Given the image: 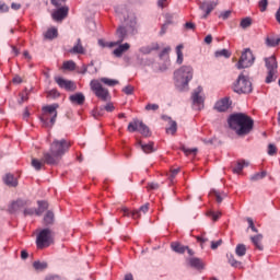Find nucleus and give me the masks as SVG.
<instances>
[{
    "mask_svg": "<svg viewBox=\"0 0 280 280\" xmlns=\"http://www.w3.org/2000/svg\"><path fill=\"white\" fill-rule=\"evenodd\" d=\"M69 148H71V142L69 141L50 142L49 149L43 152V158L40 160L33 158L31 165L36 172L45 170V165H58Z\"/></svg>",
    "mask_w": 280,
    "mask_h": 280,
    "instance_id": "1",
    "label": "nucleus"
},
{
    "mask_svg": "<svg viewBox=\"0 0 280 280\" xmlns=\"http://www.w3.org/2000/svg\"><path fill=\"white\" fill-rule=\"evenodd\" d=\"M228 124L237 137H246L253 132L255 120L244 113L232 114L228 119Z\"/></svg>",
    "mask_w": 280,
    "mask_h": 280,
    "instance_id": "2",
    "label": "nucleus"
},
{
    "mask_svg": "<svg viewBox=\"0 0 280 280\" xmlns=\"http://www.w3.org/2000/svg\"><path fill=\"white\" fill-rule=\"evenodd\" d=\"M175 86L178 91H185L189 86V82L194 80V68L191 66H182L174 71Z\"/></svg>",
    "mask_w": 280,
    "mask_h": 280,
    "instance_id": "3",
    "label": "nucleus"
},
{
    "mask_svg": "<svg viewBox=\"0 0 280 280\" xmlns=\"http://www.w3.org/2000/svg\"><path fill=\"white\" fill-rule=\"evenodd\" d=\"M58 104L46 105L42 108L39 117L43 128H54L56 118L58 117Z\"/></svg>",
    "mask_w": 280,
    "mask_h": 280,
    "instance_id": "4",
    "label": "nucleus"
},
{
    "mask_svg": "<svg viewBox=\"0 0 280 280\" xmlns=\"http://www.w3.org/2000/svg\"><path fill=\"white\" fill-rule=\"evenodd\" d=\"M233 91L238 95L253 93V83H250L248 77L241 73L233 84Z\"/></svg>",
    "mask_w": 280,
    "mask_h": 280,
    "instance_id": "5",
    "label": "nucleus"
},
{
    "mask_svg": "<svg viewBox=\"0 0 280 280\" xmlns=\"http://www.w3.org/2000/svg\"><path fill=\"white\" fill-rule=\"evenodd\" d=\"M127 129L129 132H139L140 135H142V137H144V139H148V137H152V131L150 130V127H148L145 124L137 118L129 122Z\"/></svg>",
    "mask_w": 280,
    "mask_h": 280,
    "instance_id": "6",
    "label": "nucleus"
},
{
    "mask_svg": "<svg viewBox=\"0 0 280 280\" xmlns=\"http://www.w3.org/2000/svg\"><path fill=\"white\" fill-rule=\"evenodd\" d=\"M54 242V238L51 236V230L49 229H44L42 230L36 238V245L37 248L43 249V248H48V246H51V243Z\"/></svg>",
    "mask_w": 280,
    "mask_h": 280,
    "instance_id": "7",
    "label": "nucleus"
},
{
    "mask_svg": "<svg viewBox=\"0 0 280 280\" xmlns=\"http://www.w3.org/2000/svg\"><path fill=\"white\" fill-rule=\"evenodd\" d=\"M91 90L93 91L94 95L98 97V100H102V102H108V98L110 97V93L106 88L102 85V83L97 80H92L91 83Z\"/></svg>",
    "mask_w": 280,
    "mask_h": 280,
    "instance_id": "8",
    "label": "nucleus"
},
{
    "mask_svg": "<svg viewBox=\"0 0 280 280\" xmlns=\"http://www.w3.org/2000/svg\"><path fill=\"white\" fill-rule=\"evenodd\" d=\"M253 62H255V56L249 48H246L236 63L237 69H248V67H253Z\"/></svg>",
    "mask_w": 280,
    "mask_h": 280,
    "instance_id": "9",
    "label": "nucleus"
},
{
    "mask_svg": "<svg viewBox=\"0 0 280 280\" xmlns=\"http://www.w3.org/2000/svg\"><path fill=\"white\" fill-rule=\"evenodd\" d=\"M219 0H203L199 2V10L203 12L202 19H207L218 8Z\"/></svg>",
    "mask_w": 280,
    "mask_h": 280,
    "instance_id": "10",
    "label": "nucleus"
},
{
    "mask_svg": "<svg viewBox=\"0 0 280 280\" xmlns=\"http://www.w3.org/2000/svg\"><path fill=\"white\" fill-rule=\"evenodd\" d=\"M200 93H202V86L199 85L196 90H194L191 95L192 104L194 106H197V110H200L202 106H205V97H202Z\"/></svg>",
    "mask_w": 280,
    "mask_h": 280,
    "instance_id": "11",
    "label": "nucleus"
},
{
    "mask_svg": "<svg viewBox=\"0 0 280 280\" xmlns=\"http://www.w3.org/2000/svg\"><path fill=\"white\" fill-rule=\"evenodd\" d=\"M130 31L126 28V26H120L116 31L117 42H110L109 47H117V45H121L124 40H126Z\"/></svg>",
    "mask_w": 280,
    "mask_h": 280,
    "instance_id": "12",
    "label": "nucleus"
},
{
    "mask_svg": "<svg viewBox=\"0 0 280 280\" xmlns=\"http://www.w3.org/2000/svg\"><path fill=\"white\" fill-rule=\"evenodd\" d=\"M55 82L60 86V89H65L66 91L73 92L78 89V85L73 81L66 80L61 77H56Z\"/></svg>",
    "mask_w": 280,
    "mask_h": 280,
    "instance_id": "13",
    "label": "nucleus"
},
{
    "mask_svg": "<svg viewBox=\"0 0 280 280\" xmlns=\"http://www.w3.org/2000/svg\"><path fill=\"white\" fill-rule=\"evenodd\" d=\"M121 211L127 218H130V215L131 218H139L141 213H148V211H150V203L141 206L139 210H135L132 211V213H130V210H128V208H122Z\"/></svg>",
    "mask_w": 280,
    "mask_h": 280,
    "instance_id": "14",
    "label": "nucleus"
},
{
    "mask_svg": "<svg viewBox=\"0 0 280 280\" xmlns=\"http://www.w3.org/2000/svg\"><path fill=\"white\" fill-rule=\"evenodd\" d=\"M69 15V7L65 5L52 12L54 21H63Z\"/></svg>",
    "mask_w": 280,
    "mask_h": 280,
    "instance_id": "15",
    "label": "nucleus"
},
{
    "mask_svg": "<svg viewBox=\"0 0 280 280\" xmlns=\"http://www.w3.org/2000/svg\"><path fill=\"white\" fill-rule=\"evenodd\" d=\"M231 98L224 97L221 101L217 102L214 105L215 110L219 113H226L228 108H231Z\"/></svg>",
    "mask_w": 280,
    "mask_h": 280,
    "instance_id": "16",
    "label": "nucleus"
},
{
    "mask_svg": "<svg viewBox=\"0 0 280 280\" xmlns=\"http://www.w3.org/2000/svg\"><path fill=\"white\" fill-rule=\"evenodd\" d=\"M136 145L137 148H140V150L144 151L145 154H150V152H154V150H156L154 142L139 141Z\"/></svg>",
    "mask_w": 280,
    "mask_h": 280,
    "instance_id": "17",
    "label": "nucleus"
},
{
    "mask_svg": "<svg viewBox=\"0 0 280 280\" xmlns=\"http://www.w3.org/2000/svg\"><path fill=\"white\" fill-rule=\"evenodd\" d=\"M130 49V44L125 43V44H118V47L114 49L113 54L116 58H121L126 51Z\"/></svg>",
    "mask_w": 280,
    "mask_h": 280,
    "instance_id": "18",
    "label": "nucleus"
},
{
    "mask_svg": "<svg viewBox=\"0 0 280 280\" xmlns=\"http://www.w3.org/2000/svg\"><path fill=\"white\" fill-rule=\"evenodd\" d=\"M71 104H78V106H82L86 101V97L82 93H75L69 96Z\"/></svg>",
    "mask_w": 280,
    "mask_h": 280,
    "instance_id": "19",
    "label": "nucleus"
},
{
    "mask_svg": "<svg viewBox=\"0 0 280 280\" xmlns=\"http://www.w3.org/2000/svg\"><path fill=\"white\" fill-rule=\"evenodd\" d=\"M265 65L268 71H277V58L275 56H271L269 58H265Z\"/></svg>",
    "mask_w": 280,
    "mask_h": 280,
    "instance_id": "20",
    "label": "nucleus"
},
{
    "mask_svg": "<svg viewBox=\"0 0 280 280\" xmlns=\"http://www.w3.org/2000/svg\"><path fill=\"white\" fill-rule=\"evenodd\" d=\"M190 268H196V270H203L205 262L200 258H190L188 260Z\"/></svg>",
    "mask_w": 280,
    "mask_h": 280,
    "instance_id": "21",
    "label": "nucleus"
},
{
    "mask_svg": "<svg viewBox=\"0 0 280 280\" xmlns=\"http://www.w3.org/2000/svg\"><path fill=\"white\" fill-rule=\"evenodd\" d=\"M125 27L129 30V34H131V36H135V34H137V18L133 16L129 19Z\"/></svg>",
    "mask_w": 280,
    "mask_h": 280,
    "instance_id": "22",
    "label": "nucleus"
},
{
    "mask_svg": "<svg viewBox=\"0 0 280 280\" xmlns=\"http://www.w3.org/2000/svg\"><path fill=\"white\" fill-rule=\"evenodd\" d=\"M3 183L8 185V187H16L19 185V180L14 177V175L8 173L3 177Z\"/></svg>",
    "mask_w": 280,
    "mask_h": 280,
    "instance_id": "23",
    "label": "nucleus"
},
{
    "mask_svg": "<svg viewBox=\"0 0 280 280\" xmlns=\"http://www.w3.org/2000/svg\"><path fill=\"white\" fill-rule=\"evenodd\" d=\"M84 46H82V39L78 38L77 44L69 50V54H84Z\"/></svg>",
    "mask_w": 280,
    "mask_h": 280,
    "instance_id": "24",
    "label": "nucleus"
},
{
    "mask_svg": "<svg viewBox=\"0 0 280 280\" xmlns=\"http://www.w3.org/2000/svg\"><path fill=\"white\" fill-rule=\"evenodd\" d=\"M210 196H211V198H215V201L220 205L224 200V198H226V192L211 190Z\"/></svg>",
    "mask_w": 280,
    "mask_h": 280,
    "instance_id": "25",
    "label": "nucleus"
},
{
    "mask_svg": "<svg viewBox=\"0 0 280 280\" xmlns=\"http://www.w3.org/2000/svg\"><path fill=\"white\" fill-rule=\"evenodd\" d=\"M261 240H264V235L261 234L252 236V242L258 250H264V245H261Z\"/></svg>",
    "mask_w": 280,
    "mask_h": 280,
    "instance_id": "26",
    "label": "nucleus"
},
{
    "mask_svg": "<svg viewBox=\"0 0 280 280\" xmlns=\"http://www.w3.org/2000/svg\"><path fill=\"white\" fill-rule=\"evenodd\" d=\"M44 36L47 40H54V38H58V28H49Z\"/></svg>",
    "mask_w": 280,
    "mask_h": 280,
    "instance_id": "27",
    "label": "nucleus"
},
{
    "mask_svg": "<svg viewBox=\"0 0 280 280\" xmlns=\"http://www.w3.org/2000/svg\"><path fill=\"white\" fill-rule=\"evenodd\" d=\"M245 166H248V162L244 160L238 161L233 168L234 174H242V170H244Z\"/></svg>",
    "mask_w": 280,
    "mask_h": 280,
    "instance_id": "28",
    "label": "nucleus"
},
{
    "mask_svg": "<svg viewBox=\"0 0 280 280\" xmlns=\"http://www.w3.org/2000/svg\"><path fill=\"white\" fill-rule=\"evenodd\" d=\"M184 45L179 44L178 46H176V55H177V59H176V63L180 65L184 60L183 58V49H184Z\"/></svg>",
    "mask_w": 280,
    "mask_h": 280,
    "instance_id": "29",
    "label": "nucleus"
},
{
    "mask_svg": "<svg viewBox=\"0 0 280 280\" xmlns=\"http://www.w3.org/2000/svg\"><path fill=\"white\" fill-rule=\"evenodd\" d=\"M100 81L106 84V86H117V84H119V81L115 79L101 78Z\"/></svg>",
    "mask_w": 280,
    "mask_h": 280,
    "instance_id": "30",
    "label": "nucleus"
},
{
    "mask_svg": "<svg viewBox=\"0 0 280 280\" xmlns=\"http://www.w3.org/2000/svg\"><path fill=\"white\" fill-rule=\"evenodd\" d=\"M62 69L65 71H75V62L73 60L65 61Z\"/></svg>",
    "mask_w": 280,
    "mask_h": 280,
    "instance_id": "31",
    "label": "nucleus"
},
{
    "mask_svg": "<svg viewBox=\"0 0 280 280\" xmlns=\"http://www.w3.org/2000/svg\"><path fill=\"white\" fill-rule=\"evenodd\" d=\"M276 75H277V70H268L266 83L270 84L271 82H275V80H277Z\"/></svg>",
    "mask_w": 280,
    "mask_h": 280,
    "instance_id": "32",
    "label": "nucleus"
},
{
    "mask_svg": "<svg viewBox=\"0 0 280 280\" xmlns=\"http://www.w3.org/2000/svg\"><path fill=\"white\" fill-rule=\"evenodd\" d=\"M214 56L217 58H231V51H229V49L217 50Z\"/></svg>",
    "mask_w": 280,
    "mask_h": 280,
    "instance_id": "33",
    "label": "nucleus"
},
{
    "mask_svg": "<svg viewBox=\"0 0 280 280\" xmlns=\"http://www.w3.org/2000/svg\"><path fill=\"white\" fill-rule=\"evenodd\" d=\"M235 253L237 257H244V255H246V245L238 244L235 248Z\"/></svg>",
    "mask_w": 280,
    "mask_h": 280,
    "instance_id": "34",
    "label": "nucleus"
},
{
    "mask_svg": "<svg viewBox=\"0 0 280 280\" xmlns=\"http://www.w3.org/2000/svg\"><path fill=\"white\" fill-rule=\"evenodd\" d=\"M23 207V200H16L11 203L10 211L11 213H14V211H19Z\"/></svg>",
    "mask_w": 280,
    "mask_h": 280,
    "instance_id": "35",
    "label": "nucleus"
},
{
    "mask_svg": "<svg viewBox=\"0 0 280 280\" xmlns=\"http://www.w3.org/2000/svg\"><path fill=\"white\" fill-rule=\"evenodd\" d=\"M253 25V19L250 18H244L242 21H241V24L240 26L243 28V30H247V27H250Z\"/></svg>",
    "mask_w": 280,
    "mask_h": 280,
    "instance_id": "36",
    "label": "nucleus"
},
{
    "mask_svg": "<svg viewBox=\"0 0 280 280\" xmlns=\"http://www.w3.org/2000/svg\"><path fill=\"white\" fill-rule=\"evenodd\" d=\"M266 45L268 47H277V45H280V37L279 38L267 37Z\"/></svg>",
    "mask_w": 280,
    "mask_h": 280,
    "instance_id": "37",
    "label": "nucleus"
},
{
    "mask_svg": "<svg viewBox=\"0 0 280 280\" xmlns=\"http://www.w3.org/2000/svg\"><path fill=\"white\" fill-rule=\"evenodd\" d=\"M172 249L175 252V253H185L187 250V247L178 244V243H173L172 244Z\"/></svg>",
    "mask_w": 280,
    "mask_h": 280,
    "instance_id": "38",
    "label": "nucleus"
},
{
    "mask_svg": "<svg viewBox=\"0 0 280 280\" xmlns=\"http://www.w3.org/2000/svg\"><path fill=\"white\" fill-rule=\"evenodd\" d=\"M178 130L176 121L172 120L170 122V127L166 128L167 135H174Z\"/></svg>",
    "mask_w": 280,
    "mask_h": 280,
    "instance_id": "39",
    "label": "nucleus"
},
{
    "mask_svg": "<svg viewBox=\"0 0 280 280\" xmlns=\"http://www.w3.org/2000/svg\"><path fill=\"white\" fill-rule=\"evenodd\" d=\"M182 150L184 151V154H186V156H189L191 154L196 156V154L198 153L197 148L187 149L186 147H182Z\"/></svg>",
    "mask_w": 280,
    "mask_h": 280,
    "instance_id": "40",
    "label": "nucleus"
},
{
    "mask_svg": "<svg viewBox=\"0 0 280 280\" xmlns=\"http://www.w3.org/2000/svg\"><path fill=\"white\" fill-rule=\"evenodd\" d=\"M267 154H269V156H275V154H277V145L275 143L268 144Z\"/></svg>",
    "mask_w": 280,
    "mask_h": 280,
    "instance_id": "41",
    "label": "nucleus"
},
{
    "mask_svg": "<svg viewBox=\"0 0 280 280\" xmlns=\"http://www.w3.org/2000/svg\"><path fill=\"white\" fill-rule=\"evenodd\" d=\"M178 172H180V168H172L170 171L167 176H168V179L171 180V183H174V178H176V176H178Z\"/></svg>",
    "mask_w": 280,
    "mask_h": 280,
    "instance_id": "42",
    "label": "nucleus"
},
{
    "mask_svg": "<svg viewBox=\"0 0 280 280\" xmlns=\"http://www.w3.org/2000/svg\"><path fill=\"white\" fill-rule=\"evenodd\" d=\"M105 112L106 109H104V106H101L93 110V117H95V119H97V117H104Z\"/></svg>",
    "mask_w": 280,
    "mask_h": 280,
    "instance_id": "43",
    "label": "nucleus"
},
{
    "mask_svg": "<svg viewBox=\"0 0 280 280\" xmlns=\"http://www.w3.org/2000/svg\"><path fill=\"white\" fill-rule=\"evenodd\" d=\"M45 224H52L54 223V212L48 211L44 217Z\"/></svg>",
    "mask_w": 280,
    "mask_h": 280,
    "instance_id": "44",
    "label": "nucleus"
},
{
    "mask_svg": "<svg viewBox=\"0 0 280 280\" xmlns=\"http://www.w3.org/2000/svg\"><path fill=\"white\" fill-rule=\"evenodd\" d=\"M33 267L35 270H45V268H47V262L34 261Z\"/></svg>",
    "mask_w": 280,
    "mask_h": 280,
    "instance_id": "45",
    "label": "nucleus"
},
{
    "mask_svg": "<svg viewBox=\"0 0 280 280\" xmlns=\"http://www.w3.org/2000/svg\"><path fill=\"white\" fill-rule=\"evenodd\" d=\"M258 7L260 12H266V10H268V0H259Z\"/></svg>",
    "mask_w": 280,
    "mask_h": 280,
    "instance_id": "46",
    "label": "nucleus"
},
{
    "mask_svg": "<svg viewBox=\"0 0 280 280\" xmlns=\"http://www.w3.org/2000/svg\"><path fill=\"white\" fill-rule=\"evenodd\" d=\"M250 178H252V180H261V178H266V171L256 173Z\"/></svg>",
    "mask_w": 280,
    "mask_h": 280,
    "instance_id": "47",
    "label": "nucleus"
},
{
    "mask_svg": "<svg viewBox=\"0 0 280 280\" xmlns=\"http://www.w3.org/2000/svg\"><path fill=\"white\" fill-rule=\"evenodd\" d=\"M38 207L39 212L43 213V211H47V209H49V203H47V201H38Z\"/></svg>",
    "mask_w": 280,
    "mask_h": 280,
    "instance_id": "48",
    "label": "nucleus"
},
{
    "mask_svg": "<svg viewBox=\"0 0 280 280\" xmlns=\"http://www.w3.org/2000/svg\"><path fill=\"white\" fill-rule=\"evenodd\" d=\"M122 93H125V95H132V93H135V86L132 85H127L122 89Z\"/></svg>",
    "mask_w": 280,
    "mask_h": 280,
    "instance_id": "49",
    "label": "nucleus"
},
{
    "mask_svg": "<svg viewBox=\"0 0 280 280\" xmlns=\"http://www.w3.org/2000/svg\"><path fill=\"white\" fill-rule=\"evenodd\" d=\"M170 51H172V48L170 46L165 47L161 52H160V58L163 59L165 56H170Z\"/></svg>",
    "mask_w": 280,
    "mask_h": 280,
    "instance_id": "50",
    "label": "nucleus"
},
{
    "mask_svg": "<svg viewBox=\"0 0 280 280\" xmlns=\"http://www.w3.org/2000/svg\"><path fill=\"white\" fill-rule=\"evenodd\" d=\"M145 110L156 112V110H159V104L149 103V104L145 105Z\"/></svg>",
    "mask_w": 280,
    "mask_h": 280,
    "instance_id": "51",
    "label": "nucleus"
},
{
    "mask_svg": "<svg viewBox=\"0 0 280 280\" xmlns=\"http://www.w3.org/2000/svg\"><path fill=\"white\" fill-rule=\"evenodd\" d=\"M67 0H50V3L55 5V8H63L62 3H65Z\"/></svg>",
    "mask_w": 280,
    "mask_h": 280,
    "instance_id": "52",
    "label": "nucleus"
},
{
    "mask_svg": "<svg viewBox=\"0 0 280 280\" xmlns=\"http://www.w3.org/2000/svg\"><path fill=\"white\" fill-rule=\"evenodd\" d=\"M148 191H154L156 189H159V184L156 183H149L147 186Z\"/></svg>",
    "mask_w": 280,
    "mask_h": 280,
    "instance_id": "53",
    "label": "nucleus"
},
{
    "mask_svg": "<svg viewBox=\"0 0 280 280\" xmlns=\"http://www.w3.org/2000/svg\"><path fill=\"white\" fill-rule=\"evenodd\" d=\"M48 97H60V92H58V90H50L47 93Z\"/></svg>",
    "mask_w": 280,
    "mask_h": 280,
    "instance_id": "54",
    "label": "nucleus"
},
{
    "mask_svg": "<svg viewBox=\"0 0 280 280\" xmlns=\"http://www.w3.org/2000/svg\"><path fill=\"white\" fill-rule=\"evenodd\" d=\"M103 108H104L107 113H113V110H115V105H113V103H107L105 106H103Z\"/></svg>",
    "mask_w": 280,
    "mask_h": 280,
    "instance_id": "55",
    "label": "nucleus"
},
{
    "mask_svg": "<svg viewBox=\"0 0 280 280\" xmlns=\"http://www.w3.org/2000/svg\"><path fill=\"white\" fill-rule=\"evenodd\" d=\"M197 242H199L202 246V244H206V242H209V238H207L205 234H201L200 236H197Z\"/></svg>",
    "mask_w": 280,
    "mask_h": 280,
    "instance_id": "56",
    "label": "nucleus"
},
{
    "mask_svg": "<svg viewBox=\"0 0 280 280\" xmlns=\"http://www.w3.org/2000/svg\"><path fill=\"white\" fill-rule=\"evenodd\" d=\"M219 246H222V240L211 242L212 250H215V248H218Z\"/></svg>",
    "mask_w": 280,
    "mask_h": 280,
    "instance_id": "57",
    "label": "nucleus"
},
{
    "mask_svg": "<svg viewBox=\"0 0 280 280\" xmlns=\"http://www.w3.org/2000/svg\"><path fill=\"white\" fill-rule=\"evenodd\" d=\"M98 45L100 47H109V49L115 47V46H109L110 42L108 43V42H105L104 39H98Z\"/></svg>",
    "mask_w": 280,
    "mask_h": 280,
    "instance_id": "58",
    "label": "nucleus"
},
{
    "mask_svg": "<svg viewBox=\"0 0 280 280\" xmlns=\"http://www.w3.org/2000/svg\"><path fill=\"white\" fill-rule=\"evenodd\" d=\"M213 222H218L222 218V212H211Z\"/></svg>",
    "mask_w": 280,
    "mask_h": 280,
    "instance_id": "59",
    "label": "nucleus"
},
{
    "mask_svg": "<svg viewBox=\"0 0 280 280\" xmlns=\"http://www.w3.org/2000/svg\"><path fill=\"white\" fill-rule=\"evenodd\" d=\"M229 264L234 268H237V266H240V261L235 260L233 256L229 258Z\"/></svg>",
    "mask_w": 280,
    "mask_h": 280,
    "instance_id": "60",
    "label": "nucleus"
},
{
    "mask_svg": "<svg viewBox=\"0 0 280 280\" xmlns=\"http://www.w3.org/2000/svg\"><path fill=\"white\" fill-rule=\"evenodd\" d=\"M247 222H248L249 229H252L254 233H257V228H255V223L253 222V219L247 218Z\"/></svg>",
    "mask_w": 280,
    "mask_h": 280,
    "instance_id": "61",
    "label": "nucleus"
},
{
    "mask_svg": "<svg viewBox=\"0 0 280 280\" xmlns=\"http://www.w3.org/2000/svg\"><path fill=\"white\" fill-rule=\"evenodd\" d=\"M20 96H21V100L19 101V104H23V102H27V100L30 98L27 96V92L20 94Z\"/></svg>",
    "mask_w": 280,
    "mask_h": 280,
    "instance_id": "62",
    "label": "nucleus"
},
{
    "mask_svg": "<svg viewBox=\"0 0 280 280\" xmlns=\"http://www.w3.org/2000/svg\"><path fill=\"white\" fill-rule=\"evenodd\" d=\"M231 16V11H224L220 14V18L223 19V21H226Z\"/></svg>",
    "mask_w": 280,
    "mask_h": 280,
    "instance_id": "63",
    "label": "nucleus"
},
{
    "mask_svg": "<svg viewBox=\"0 0 280 280\" xmlns=\"http://www.w3.org/2000/svg\"><path fill=\"white\" fill-rule=\"evenodd\" d=\"M185 28L186 30H196V24H194L192 22H186Z\"/></svg>",
    "mask_w": 280,
    "mask_h": 280,
    "instance_id": "64",
    "label": "nucleus"
}]
</instances>
